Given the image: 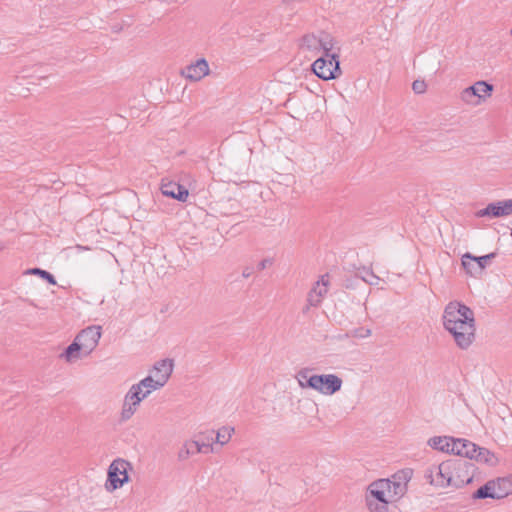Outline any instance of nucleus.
Masks as SVG:
<instances>
[{
	"instance_id": "obj_31",
	"label": "nucleus",
	"mask_w": 512,
	"mask_h": 512,
	"mask_svg": "<svg viewBox=\"0 0 512 512\" xmlns=\"http://www.w3.org/2000/svg\"><path fill=\"white\" fill-rule=\"evenodd\" d=\"M234 432V428L222 427L220 428L215 435V441L220 443L221 445L226 444L230 438L231 433Z\"/></svg>"
},
{
	"instance_id": "obj_40",
	"label": "nucleus",
	"mask_w": 512,
	"mask_h": 512,
	"mask_svg": "<svg viewBox=\"0 0 512 512\" xmlns=\"http://www.w3.org/2000/svg\"><path fill=\"white\" fill-rule=\"evenodd\" d=\"M253 273V268L252 267H245L242 271V276L244 278H248L252 275Z\"/></svg>"
},
{
	"instance_id": "obj_30",
	"label": "nucleus",
	"mask_w": 512,
	"mask_h": 512,
	"mask_svg": "<svg viewBox=\"0 0 512 512\" xmlns=\"http://www.w3.org/2000/svg\"><path fill=\"white\" fill-rule=\"evenodd\" d=\"M366 506L370 512H388V504L365 498Z\"/></svg>"
},
{
	"instance_id": "obj_27",
	"label": "nucleus",
	"mask_w": 512,
	"mask_h": 512,
	"mask_svg": "<svg viewBox=\"0 0 512 512\" xmlns=\"http://www.w3.org/2000/svg\"><path fill=\"white\" fill-rule=\"evenodd\" d=\"M477 445L469 440H464L461 444V449L457 455L464 457L463 459L473 460L474 454L476 453Z\"/></svg>"
},
{
	"instance_id": "obj_11",
	"label": "nucleus",
	"mask_w": 512,
	"mask_h": 512,
	"mask_svg": "<svg viewBox=\"0 0 512 512\" xmlns=\"http://www.w3.org/2000/svg\"><path fill=\"white\" fill-rule=\"evenodd\" d=\"M444 461L440 463L439 465H432L431 467L427 468L425 471V478L426 480L436 487L440 488H446L451 487V483L449 481L450 473H446L444 471Z\"/></svg>"
},
{
	"instance_id": "obj_17",
	"label": "nucleus",
	"mask_w": 512,
	"mask_h": 512,
	"mask_svg": "<svg viewBox=\"0 0 512 512\" xmlns=\"http://www.w3.org/2000/svg\"><path fill=\"white\" fill-rule=\"evenodd\" d=\"M499 499L505 498L512 494V474L493 480Z\"/></svg>"
},
{
	"instance_id": "obj_41",
	"label": "nucleus",
	"mask_w": 512,
	"mask_h": 512,
	"mask_svg": "<svg viewBox=\"0 0 512 512\" xmlns=\"http://www.w3.org/2000/svg\"><path fill=\"white\" fill-rule=\"evenodd\" d=\"M370 334H371V330L367 329V330L365 331V335H364V336H369Z\"/></svg>"
},
{
	"instance_id": "obj_33",
	"label": "nucleus",
	"mask_w": 512,
	"mask_h": 512,
	"mask_svg": "<svg viewBox=\"0 0 512 512\" xmlns=\"http://www.w3.org/2000/svg\"><path fill=\"white\" fill-rule=\"evenodd\" d=\"M462 265L466 272L470 274L471 276H476L482 274L483 271H478L475 267V262L471 261L470 259L464 258V255L462 256Z\"/></svg>"
},
{
	"instance_id": "obj_42",
	"label": "nucleus",
	"mask_w": 512,
	"mask_h": 512,
	"mask_svg": "<svg viewBox=\"0 0 512 512\" xmlns=\"http://www.w3.org/2000/svg\"><path fill=\"white\" fill-rule=\"evenodd\" d=\"M510 34H511V36H512V28H511Z\"/></svg>"
},
{
	"instance_id": "obj_18",
	"label": "nucleus",
	"mask_w": 512,
	"mask_h": 512,
	"mask_svg": "<svg viewBox=\"0 0 512 512\" xmlns=\"http://www.w3.org/2000/svg\"><path fill=\"white\" fill-rule=\"evenodd\" d=\"M495 487L496 486H495L493 480H489L483 486L479 487L472 494V498L473 499H486V498L499 499Z\"/></svg>"
},
{
	"instance_id": "obj_14",
	"label": "nucleus",
	"mask_w": 512,
	"mask_h": 512,
	"mask_svg": "<svg viewBox=\"0 0 512 512\" xmlns=\"http://www.w3.org/2000/svg\"><path fill=\"white\" fill-rule=\"evenodd\" d=\"M161 192L164 196H168L182 202H185L189 196L188 190L184 186L175 182L162 183Z\"/></svg>"
},
{
	"instance_id": "obj_34",
	"label": "nucleus",
	"mask_w": 512,
	"mask_h": 512,
	"mask_svg": "<svg viewBox=\"0 0 512 512\" xmlns=\"http://www.w3.org/2000/svg\"><path fill=\"white\" fill-rule=\"evenodd\" d=\"M465 439L450 437V449L449 453L458 454L461 449V444L464 443Z\"/></svg>"
},
{
	"instance_id": "obj_24",
	"label": "nucleus",
	"mask_w": 512,
	"mask_h": 512,
	"mask_svg": "<svg viewBox=\"0 0 512 512\" xmlns=\"http://www.w3.org/2000/svg\"><path fill=\"white\" fill-rule=\"evenodd\" d=\"M496 255H497L496 252H492V253L484 255V256L476 257L470 253H466V254H464V258L470 259L471 261L475 262V267L477 268V270L483 271L488 263V260L495 258Z\"/></svg>"
},
{
	"instance_id": "obj_7",
	"label": "nucleus",
	"mask_w": 512,
	"mask_h": 512,
	"mask_svg": "<svg viewBox=\"0 0 512 512\" xmlns=\"http://www.w3.org/2000/svg\"><path fill=\"white\" fill-rule=\"evenodd\" d=\"M493 85L486 81H477L474 85L465 88L461 92V99L467 104L478 105L484 96H490Z\"/></svg>"
},
{
	"instance_id": "obj_25",
	"label": "nucleus",
	"mask_w": 512,
	"mask_h": 512,
	"mask_svg": "<svg viewBox=\"0 0 512 512\" xmlns=\"http://www.w3.org/2000/svg\"><path fill=\"white\" fill-rule=\"evenodd\" d=\"M356 276L369 285H377L380 281V278L368 267L359 268Z\"/></svg>"
},
{
	"instance_id": "obj_21",
	"label": "nucleus",
	"mask_w": 512,
	"mask_h": 512,
	"mask_svg": "<svg viewBox=\"0 0 512 512\" xmlns=\"http://www.w3.org/2000/svg\"><path fill=\"white\" fill-rule=\"evenodd\" d=\"M320 34L315 35L313 33L311 34H305L301 39V48L306 49L310 52H320Z\"/></svg>"
},
{
	"instance_id": "obj_9",
	"label": "nucleus",
	"mask_w": 512,
	"mask_h": 512,
	"mask_svg": "<svg viewBox=\"0 0 512 512\" xmlns=\"http://www.w3.org/2000/svg\"><path fill=\"white\" fill-rule=\"evenodd\" d=\"M314 390L324 395H333L342 387V379L335 374L316 375Z\"/></svg>"
},
{
	"instance_id": "obj_1",
	"label": "nucleus",
	"mask_w": 512,
	"mask_h": 512,
	"mask_svg": "<svg viewBox=\"0 0 512 512\" xmlns=\"http://www.w3.org/2000/svg\"><path fill=\"white\" fill-rule=\"evenodd\" d=\"M444 328L460 349L469 348L475 340V318L471 308L457 301L447 304L443 313Z\"/></svg>"
},
{
	"instance_id": "obj_8",
	"label": "nucleus",
	"mask_w": 512,
	"mask_h": 512,
	"mask_svg": "<svg viewBox=\"0 0 512 512\" xmlns=\"http://www.w3.org/2000/svg\"><path fill=\"white\" fill-rule=\"evenodd\" d=\"M149 395V391H139V385H132L125 395L124 404L121 412L122 420L130 419L135 413L140 402Z\"/></svg>"
},
{
	"instance_id": "obj_13",
	"label": "nucleus",
	"mask_w": 512,
	"mask_h": 512,
	"mask_svg": "<svg viewBox=\"0 0 512 512\" xmlns=\"http://www.w3.org/2000/svg\"><path fill=\"white\" fill-rule=\"evenodd\" d=\"M181 74L190 81H200L209 74L208 62L204 59H198L195 63L186 66Z\"/></svg>"
},
{
	"instance_id": "obj_12",
	"label": "nucleus",
	"mask_w": 512,
	"mask_h": 512,
	"mask_svg": "<svg viewBox=\"0 0 512 512\" xmlns=\"http://www.w3.org/2000/svg\"><path fill=\"white\" fill-rule=\"evenodd\" d=\"M388 487L389 484L387 482H383L381 479H378L368 486L365 498L380 501L382 503H390L394 500L390 498Z\"/></svg>"
},
{
	"instance_id": "obj_10",
	"label": "nucleus",
	"mask_w": 512,
	"mask_h": 512,
	"mask_svg": "<svg viewBox=\"0 0 512 512\" xmlns=\"http://www.w3.org/2000/svg\"><path fill=\"white\" fill-rule=\"evenodd\" d=\"M512 214V199L489 203L485 208L476 212L477 217H502Z\"/></svg>"
},
{
	"instance_id": "obj_2",
	"label": "nucleus",
	"mask_w": 512,
	"mask_h": 512,
	"mask_svg": "<svg viewBox=\"0 0 512 512\" xmlns=\"http://www.w3.org/2000/svg\"><path fill=\"white\" fill-rule=\"evenodd\" d=\"M444 471L450 473L451 487L460 488L472 482L475 465L467 459H449L444 461Z\"/></svg>"
},
{
	"instance_id": "obj_36",
	"label": "nucleus",
	"mask_w": 512,
	"mask_h": 512,
	"mask_svg": "<svg viewBox=\"0 0 512 512\" xmlns=\"http://www.w3.org/2000/svg\"><path fill=\"white\" fill-rule=\"evenodd\" d=\"M427 85L423 80H415L412 83V89L416 94H422L426 91Z\"/></svg>"
},
{
	"instance_id": "obj_37",
	"label": "nucleus",
	"mask_w": 512,
	"mask_h": 512,
	"mask_svg": "<svg viewBox=\"0 0 512 512\" xmlns=\"http://www.w3.org/2000/svg\"><path fill=\"white\" fill-rule=\"evenodd\" d=\"M273 258H264L263 260H261L259 263H258V270L259 271H262L264 269H266L267 267H270L273 265Z\"/></svg>"
},
{
	"instance_id": "obj_43",
	"label": "nucleus",
	"mask_w": 512,
	"mask_h": 512,
	"mask_svg": "<svg viewBox=\"0 0 512 512\" xmlns=\"http://www.w3.org/2000/svg\"><path fill=\"white\" fill-rule=\"evenodd\" d=\"M510 235L512 236V229H511V233H510Z\"/></svg>"
},
{
	"instance_id": "obj_26",
	"label": "nucleus",
	"mask_w": 512,
	"mask_h": 512,
	"mask_svg": "<svg viewBox=\"0 0 512 512\" xmlns=\"http://www.w3.org/2000/svg\"><path fill=\"white\" fill-rule=\"evenodd\" d=\"M136 385H139V391H149V394L157 389H160L164 385H161L153 376H147L138 382Z\"/></svg>"
},
{
	"instance_id": "obj_6",
	"label": "nucleus",
	"mask_w": 512,
	"mask_h": 512,
	"mask_svg": "<svg viewBox=\"0 0 512 512\" xmlns=\"http://www.w3.org/2000/svg\"><path fill=\"white\" fill-rule=\"evenodd\" d=\"M101 338L100 326H89L81 330L75 337L76 343L79 344L83 351V355H89L98 345Z\"/></svg>"
},
{
	"instance_id": "obj_29",
	"label": "nucleus",
	"mask_w": 512,
	"mask_h": 512,
	"mask_svg": "<svg viewBox=\"0 0 512 512\" xmlns=\"http://www.w3.org/2000/svg\"><path fill=\"white\" fill-rule=\"evenodd\" d=\"M26 273L30 275H37L40 278L46 280L51 285L57 284L55 277L50 272L41 268H30L26 271Z\"/></svg>"
},
{
	"instance_id": "obj_19",
	"label": "nucleus",
	"mask_w": 512,
	"mask_h": 512,
	"mask_svg": "<svg viewBox=\"0 0 512 512\" xmlns=\"http://www.w3.org/2000/svg\"><path fill=\"white\" fill-rule=\"evenodd\" d=\"M83 355V351L79 344L75 340L65 348V350L59 355L61 359H64L68 363H73L80 359Z\"/></svg>"
},
{
	"instance_id": "obj_35",
	"label": "nucleus",
	"mask_w": 512,
	"mask_h": 512,
	"mask_svg": "<svg viewBox=\"0 0 512 512\" xmlns=\"http://www.w3.org/2000/svg\"><path fill=\"white\" fill-rule=\"evenodd\" d=\"M321 301L322 299L317 294H315V290H310L307 297L309 306L316 307L321 303Z\"/></svg>"
},
{
	"instance_id": "obj_16",
	"label": "nucleus",
	"mask_w": 512,
	"mask_h": 512,
	"mask_svg": "<svg viewBox=\"0 0 512 512\" xmlns=\"http://www.w3.org/2000/svg\"><path fill=\"white\" fill-rule=\"evenodd\" d=\"M473 459L479 463H484L492 467L499 463L498 457L493 452L480 446H477Z\"/></svg>"
},
{
	"instance_id": "obj_3",
	"label": "nucleus",
	"mask_w": 512,
	"mask_h": 512,
	"mask_svg": "<svg viewBox=\"0 0 512 512\" xmlns=\"http://www.w3.org/2000/svg\"><path fill=\"white\" fill-rule=\"evenodd\" d=\"M312 71L322 80L339 78L342 75L339 55H322L313 62Z\"/></svg>"
},
{
	"instance_id": "obj_38",
	"label": "nucleus",
	"mask_w": 512,
	"mask_h": 512,
	"mask_svg": "<svg viewBox=\"0 0 512 512\" xmlns=\"http://www.w3.org/2000/svg\"><path fill=\"white\" fill-rule=\"evenodd\" d=\"M311 290H315V294H317L321 299L327 293V289L325 287H320V283H315Z\"/></svg>"
},
{
	"instance_id": "obj_32",
	"label": "nucleus",
	"mask_w": 512,
	"mask_h": 512,
	"mask_svg": "<svg viewBox=\"0 0 512 512\" xmlns=\"http://www.w3.org/2000/svg\"><path fill=\"white\" fill-rule=\"evenodd\" d=\"M206 439H207V442L200 441V440H195L196 441V446H197L196 448H199V450H197V453L207 454V453H210V452L213 451V447L210 444V441L214 440V431H212L210 433V435L206 437Z\"/></svg>"
},
{
	"instance_id": "obj_28",
	"label": "nucleus",
	"mask_w": 512,
	"mask_h": 512,
	"mask_svg": "<svg viewBox=\"0 0 512 512\" xmlns=\"http://www.w3.org/2000/svg\"><path fill=\"white\" fill-rule=\"evenodd\" d=\"M195 447H197L196 441H194V440L187 441L183 445V447L179 450L178 458L180 460H186L189 458V456L196 454L197 450H199V448H195Z\"/></svg>"
},
{
	"instance_id": "obj_4",
	"label": "nucleus",
	"mask_w": 512,
	"mask_h": 512,
	"mask_svg": "<svg viewBox=\"0 0 512 512\" xmlns=\"http://www.w3.org/2000/svg\"><path fill=\"white\" fill-rule=\"evenodd\" d=\"M131 464L124 459L114 460L108 468V477L105 483L107 491L112 492L118 488H121L125 483L129 481L128 468Z\"/></svg>"
},
{
	"instance_id": "obj_22",
	"label": "nucleus",
	"mask_w": 512,
	"mask_h": 512,
	"mask_svg": "<svg viewBox=\"0 0 512 512\" xmlns=\"http://www.w3.org/2000/svg\"><path fill=\"white\" fill-rule=\"evenodd\" d=\"M428 444L435 450L449 453L450 437L449 436H435L428 440Z\"/></svg>"
},
{
	"instance_id": "obj_23",
	"label": "nucleus",
	"mask_w": 512,
	"mask_h": 512,
	"mask_svg": "<svg viewBox=\"0 0 512 512\" xmlns=\"http://www.w3.org/2000/svg\"><path fill=\"white\" fill-rule=\"evenodd\" d=\"M320 51H323V55H339L338 53L332 52L334 47V38L325 32H320Z\"/></svg>"
},
{
	"instance_id": "obj_39",
	"label": "nucleus",
	"mask_w": 512,
	"mask_h": 512,
	"mask_svg": "<svg viewBox=\"0 0 512 512\" xmlns=\"http://www.w3.org/2000/svg\"><path fill=\"white\" fill-rule=\"evenodd\" d=\"M316 283H320V287H325L327 289L328 283H329V275L328 274L322 275L320 280H318Z\"/></svg>"
},
{
	"instance_id": "obj_15",
	"label": "nucleus",
	"mask_w": 512,
	"mask_h": 512,
	"mask_svg": "<svg viewBox=\"0 0 512 512\" xmlns=\"http://www.w3.org/2000/svg\"><path fill=\"white\" fill-rule=\"evenodd\" d=\"M173 371V360L164 359L158 361L154 367L152 372L154 373V378L161 383V385H165L171 376Z\"/></svg>"
},
{
	"instance_id": "obj_20",
	"label": "nucleus",
	"mask_w": 512,
	"mask_h": 512,
	"mask_svg": "<svg viewBox=\"0 0 512 512\" xmlns=\"http://www.w3.org/2000/svg\"><path fill=\"white\" fill-rule=\"evenodd\" d=\"M311 371L312 369L310 368H302L297 372L295 378L301 388H310L314 390L315 383L313 382L315 381L316 375H311Z\"/></svg>"
},
{
	"instance_id": "obj_5",
	"label": "nucleus",
	"mask_w": 512,
	"mask_h": 512,
	"mask_svg": "<svg viewBox=\"0 0 512 512\" xmlns=\"http://www.w3.org/2000/svg\"><path fill=\"white\" fill-rule=\"evenodd\" d=\"M411 476L412 470H400L393 474L391 478L381 479V481L389 484L390 498L396 501L406 494Z\"/></svg>"
}]
</instances>
